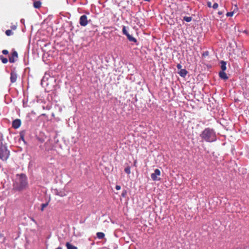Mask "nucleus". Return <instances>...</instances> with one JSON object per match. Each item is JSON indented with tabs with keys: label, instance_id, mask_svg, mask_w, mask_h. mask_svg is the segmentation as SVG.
<instances>
[{
	"label": "nucleus",
	"instance_id": "f257e3e1",
	"mask_svg": "<svg viewBox=\"0 0 249 249\" xmlns=\"http://www.w3.org/2000/svg\"><path fill=\"white\" fill-rule=\"evenodd\" d=\"M27 186V179L26 175L23 174H17L14 185L15 189L21 191L24 189Z\"/></svg>",
	"mask_w": 249,
	"mask_h": 249
},
{
	"label": "nucleus",
	"instance_id": "f03ea898",
	"mask_svg": "<svg viewBox=\"0 0 249 249\" xmlns=\"http://www.w3.org/2000/svg\"><path fill=\"white\" fill-rule=\"evenodd\" d=\"M202 139L208 142H213L216 140V136L213 129L208 128L203 130L200 134Z\"/></svg>",
	"mask_w": 249,
	"mask_h": 249
},
{
	"label": "nucleus",
	"instance_id": "7ed1b4c3",
	"mask_svg": "<svg viewBox=\"0 0 249 249\" xmlns=\"http://www.w3.org/2000/svg\"><path fill=\"white\" fill-rule=\"evenodd\" d=\"M10 152L7 148V146L2 143L0 145V159L3 161H6L8 159Z\"/></svg>",
	"mask_w": 249,
	"mask_h": 249
},
{
	"label": "nucleus",
	"instance_id": "20e7f679",
	"mask_svg": "<svg viewBox=\"0 0 249 249\" xmlns=\"http://www.w3.org/2000/svg\"><path fill=\"white\" fill-rule=\"evenodd\" d=\"M123 34L126 35L127 39H128L129 41L133 42L135 43L136 45H138V43H137V39L135 38H134V37H133L132 36L129 35V33H128V32H127V30L126 29V26H123Z\"/></svg>",
	"mask_w": 249,
	"mask_h": 249
},
{
	"label": "nucleus",
	"instance_id": "39448f33",
	"mask_svg": "<svg viewBox=\"0 0 249 249\" xmlns=\"http://www.w3.org/2000/svg\"><path fill=\"white\" fill-rule=\"evenodd\" d=\"M160 175V171L159 169H156L154 170V173L151 175V178L154 181H159L160 178L159 177Z\"/></svg>",
	"mask_w": 249,
	"mask_h": 249
},
{
	"label": "nucleus",
	"instance_id": "423d86ee",
	"mask_svg": "<svg viewBox=\"0 0 249 249\" xmlns=\"http://www.w3.org/2000/svg\"><path fill=\"white\" fill-rule=\"evenodd\" d=\"M88 21L87 16L85 15L81 16L80 18V24L82 26H86L88 25Z\"/></svg>",
	"mask_w": 249,
	"mask_h": 249
},
{
	"label": "nucleus",
	"instance_id": "0eeeda50",
	"mask_svg": "<svg viewBox=\"0 0 249 249\" xmlns=\"http://www.w3.org/2000/svg\"><path fill=\"white\" fill-rule=\"evenodd\" d=\"M18 58V53L17 51H13L11 56L9 57V61L10 63H14L17 60Z\"/></svg>",
	"mask_w": 249,
	"mask_h": 249
},
{
	"label": "nucleus",
	"instance_id": "6e6552de",
	"mask_svg": "<svg viewBox=\"0 0 249 249\" xmlns=\"http://www.w3.org/2000/svg\"><path fill=\"white\" fill-rule=\"evenodd\" d=\"M17 73L15 71H12L11 72V76H10V80H11V83H15L16 80H17Z\"/></svg>",
	"mask_w": 249,
	"mask_h": 249
},
{
	"label": "nucleus",
	"instance_id": "1a4fd4ad",
	"mask_svg": "<svg viewBox=\"0 0 249 249\" xmlns=\"http://www.w3.org/2000/svg\"><path fill=\"white\" fill-rule=\"evenodd\" d=\"M21 125V121L20 119H17L14 121L12 122V127L14 129L18 128Z\"/></svg>",
	"mask_w": 249,
	"mask_h": 249
},
{
	"label": "nucleus",
	"instance_id": "9d476101",
	"mask_svg": "<svg viewBox=\"0 0 249 249\" xmlns=\"http://www.w3.org/2000/svg\"><path fill=\"white\" fill-rule=\"evenodd\" d=\"M218 75H219L220 78L224 80H227L228 79L226 73L223 71H220Z\"/></svg>",
	"mask_w": 249,
	"mask_h": 249
},
{
	"label": "nucleus",
	"instance_id": "9b49d317",
	"mask_svg": "<svg viewBox=\"0 0 249 249\" xmlns=\"http://www.w3.org/2000/svg\"><path fill=\"white\" fill-rule=\"evenodd\" d=\"M187 71L185 69H181L180 71L178 72L179 75H180L181 77H185L187 74Z\"/></svg>",
	"mask_w": 249,
	"mask_h": 249
},
{
	"label": "nucleus",
	"instance_id": "f8f14e48",
	"mask_svg": "<svg viewBox=\"0 0 249 249\" xmlns=\"http://www.w3.org/2000/svg\"><path fill=\"white\" fill-rule=\"evenodd\" d=\"M66 246L67 247V249H78L77 247L71 245L69 242H66Z\"/></svg>",
	"mask_w": 249,
	"mask_h": 249
},
{
	"label": "nucleus",
	"instance_id": "ddd939ff",
	"mask_svg": "<svg viewBox=\"0 0 249 249\" xmlns=\"http://www.w3.org/2000/svg\"><path fill=\"white\" fill-rule=\"evenodd\" d=\"M226 68H227L226 62L224 61H221V71H225L226 70Z\"/></svg>",
	"mask_w": 249,
	"mask_h": 249
},
{
	"label": "nucleus",
	"instance_id": "4468645a",
	"mask_svg": "<svg viewBox=\"0 0 249 249\" xmlns=\"http://www.w3.org/2000/svg\"><path fill=\"white\" fill-rule=\"evenodd\" d=\"M33 6L34 8L38 9L41 6V2L40 1H36L34 2Z\"/></svg>",
	"mask_w": 249,
	"mask_h": 249
},
{
	"label": "nucleus",
	"instance_id": "2eb2a0df",
	"mask_svg": "<svg viewBox=\"0 0 249 249\" xmlns=\"http://www.w3.org/2000/svg\"><path fill=\"white\" fill-rule=\"evenodd\" d=\"M56 195L57 196H60V197H64V196H66L67 194L64 191H60V192L57 191L56 193Z\"/></svg>",
	"mask_w": 249,
	"mask_h": 249
},
{
	"label": "nucleus",
	"instance_id": "dca6fc26",
	"mask_svg": "<svg viewBox=\"0 0 249 249\" xmlns=\"http://www.w3.org/2000/svg\"><path fill=\"white\" fill-rule=\"evenodd\" d=\"M97 237L99 239H102L105 238V234L103 232H97L96 233Z\"/></svg>",
	"mask_w": 249,
	"mask_h": 249
},
{
	"label": "nucleus",
	"instance_id": "f3484780",
	"mask_svg": "<svg viewBox=\"0 0 249 249\" xmlns=\"http://www.w3.org/2000/svg\"><path fill=\"white\" fill-rule=\"evenodd\" d=\"M0 60H1L2 63L3 64H6L7 62V58L2 55H0Z\"/></svg>",
	"mask_w": 249,
	"mask_h": 249
},
{
	"label": "nucleus",
	"instance_id": "a211bd4d",
	"mask_svg": "<svg viewBox=\"0 0 249 249\" xmlns=\"http://www.w3.org/2000/svg\"><path fill=\"white\" fill-rule=\"evenodd\" d=\"M235 10H233L232 12H227L226 14V16L227 17H232L233 16V14L235 13Z\"/></svg>",
	"mask_w": 249,
	"mask_h": 249
},
{
	"label": "nucleus",
	"instance_id": "6ab92c4d",
	"mask_svg": "<svg viewBox=\"0 0 249 249\" xmlns=\"http://www.w3.org/2000/svg\"><path fill=\"white\" fill-rule=\"evenodd\" d=\"M5 34L7 36H10L13 34V32L12 31V30H7L5 32Z\"/></svg>",
	"mask_w": 249,
	"mask_h": 249
},
{
	"label": "nucleus",
	"instance_id": "aec40b11",
	"mask_svg": "<svg viewBox=\"0 0 249 249\" xmlns=\"http://www.w3.org/2000/svg\"><path fill=\"white\" fill-rule=\"evenodd\" d=\"M183 19L185 21L191 22L192 18L191 17H184Z\"/></svg>",
	"mask_w": 249,
	"mask_h": 249
},
{
	"label": "nucleus",
	"instance_id": "412c9836",
	"mask_svg": "<svg viewBox=\"0 0 249 249\" xmlns=\"http://www.w3.org/2000/svg\"><path fill=\"white\" fill-rule=\"evenodd\" d=\"M124 172H125V173L127 174H128L129 175L130 174V168L129 166H127L125 169H124Z\"/></svg>",
	"mask_w": 249,
	"mask_h": 249
},
{
	"label": "nucleus",
	"instance_id": "4be33fe9",
	"mask_svg": "<svg viewBox=\"0 0 249 249\" xmlns=\"http://www.w3.org/2000/svg\"><path fill=\"white\" fill-rule=\"evenodd\" d=\"M48 205V203L42 204H41V211L42 212L44 210V208H45L46 207H47Z\"/></svg>",
	"mask_w": 249,
	"mask_h": 249
},
{
	"label": "nucleus",
	"instance_id": "5701e85b",
	"mask_svg": "<svg viewBox=\"0 0 249 249\" xmlns=\"http://www.w3.org/2000/svg\"><path fill=\"white\" fill-rule=\"evenodd\" d=\"M218 5L217 3H215L213 4V6H212V8H213V9H217L218 8Z\"/></svg>",
	"mask_w": 249,
	"mask_h": 249
},
{
	"label": "nucleus",
	"instance_id": "b1692460",
	"mask_svg": "<svg viewBox=\"0 0 249 249\" xmlns=\"http://www.w3.org/2000/svg\"><path fill=\"white\" fill-rule=\"evenodd\" d=\"M126 194H127L126 191V190H124L123 193H122L121 196L123 197H125V196H126Z\"/></svg>",
	"mask_w": 249,
	"mask_h": 249
},
{
	"label": "nucleus",
	"instance_id": "393cba45",
	"mask_svg": "<svg viewBox=\"0 0 249 249\" xmlns=\"http://www.w3.org/2000/svg\"><path fill=\"white\" fill-rule=\"evenodd\" d=\"M2 53L3 55H7L8 54L9 52L7 50H3Z\"/></svg>",
	"mask_w": 249,
	"mask_h": 249
},
{
	"label": "nucleus",
	"instance_id": "a878e982",
	"mask_svg": "<svg viewBox=\"0 0 249 249\" xmlns=\"http://www.w3.org/2000/svg\"><path fill=\"white\" fill-rule=\"evenodd\" d=\"M176 67H177L178 69L181 70V67H182L181 64H177V66H176Z\"/></svg>",
	"mask_w": 249,
	"mask_h": 249
},
{
	"label": "nucleus",
	"instance_id": "bb28decb",
	"mask_svg": "<svg viewBox=\"0 0 249 249\" xmlns=\"http://www.w3.org/2000/svg\"><path fill=\"white\" fill-rule=\"evenodd\" d=\"M207 6L209 7V8H211L212 7V3L211 1H208L207 2Z\"/></svg>",
	"mask_w": 249,
	"mask_h": 249
},
{
	"label": "nucleus",
	"instance_id": "cd10ccee",
	"mask_svg": "<svg viewBox=\"0 0 249 249\" xmlns=\"http://www.w3.org/2000/svg\"><path fill=\"white\" fill-rule=\"evenodd\" d=\"M224 13V11H220L219 12H218V14L220 16L223 15Z\"/></svg>",
	"mask_w": 249,
	"mask_h": 249
},
{
	"label": "nucleus",
	"instance_id": "c85d7f7f",
	"mask_svg": "<svg viewBox=\"0 0 249 249\" xmlns=\"http://www.w3.org/2000/svg\"><path fill=\"white\" fill-rule=\"evenodd\" d=\"M115 189L117 190H119L121 189V186L117 185H116L115 186Z\"/></svg>",
	"mask_w": 249,
	"mask_h": 249
},
{
	"label": "nucleus",
	"instance_id": "c756f323",
	"mask_svg": "<svg viewBox=\"0 0 249 249\" xmlns=\"http://www.w3.org/2000/svg\"><path fill=\"white\" fill-rule=\"evenodd\" d=\"M11 29L13 30H15L16 29V25H12L11 26Z\"/></svg>",
	"mask_w": 249,
	"mask_h": 249
},
{
	"label": "nucleus",
	"instance_id": "7c9ffc66",
	"mask_svg": "<svg viewBox=\"0 0 249 249\" xmlns=\"http://www.w3.org/2000/svg\"><path fill=\"white\" fill-rule=\"evenodd\" d=\"M38 140L41 143H42L43 142V140L41 138H38Z\"/></svg>",
	"mask_w": 249,
	"mask_h": 249
},
{
	"label": "nucleus",
	"instance_id": "2f4dec72",
	"mask_svg": "<svg viewBox=\"0 0 249 249\" xmlns=\"http://www.w3.org/2000/svg\"><path fill=\"white\" fill-rule=\"evenodd\" d=\"M3 237V234L0 233V238H2Z\"/></svg>",
	"mask_w": 249,
	"mask_h": 249
},
{
	"label": "nucleus",
	"instance_id": "473e14b6",
	"mask_svg": "<svg viewBox=\"0 0 249 249\" xmlns=\"http://www.w3.org/2000/svg\"><path fill=\"white\" fill-rule=\"evenodd\" d=\"M56 249H62V248L60 247H59L57 248Z\"/></svg>",
	"mask_w": 249,
	"mask_h": 249
},
{
	"label": "nucleus",
	"instance_id": "72a5a7b5",
	"mask_svg": "<svg viewBox=\"0 0 249 249\" xmlns=\"http://www.w3.org/2000/svg\"><path fill=\"white\" fill-rule=\"evenodd\" d=\"M136 162H137L136 160V161H135V162H134V166H136Z\"/></svg>",
	"mask_w": 249,
	"mask_h": 249
},
{
	"label": "nucleus",
	"instance_id": "f704fd0d",
	"mask_svg": "<svg viewBox=\"0 0 249 249\" xmlns=\"http://www.w3.org/2000/svg\"><path fill=\"white\" fill-rule=\"evenodd\" d=\"M145 1H149L150 0H144Z\"/></svg>",
	"mask_w": 249,
	"mask_h": 249
}]
</instances>
